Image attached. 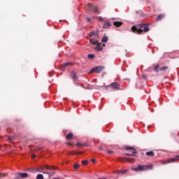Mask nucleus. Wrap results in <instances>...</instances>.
Returning <instances> with one entry per match:
<instances>
[{
  "instance_id": "obj_31",
  "label": "nucleus",
  "mask_w": 179,
  "mask_h": 179,
  "mask_svg": "<svg viewBox=\"0 0 179 179\" xmlns=\"http://www.w3.org/2000/svg\"><path fill=\"white\" fill-rule=\"evenodd\" d=\"M76 146H78V148H80V147H82V146H85V144H82V143H78L76 144Z\"/></svg>"
},
{
  "instance_id": "obj_21",
  "label": "nucleus",
  "mask_w": 179,
  "mask_h": 179,
  "mask_svg": "<svg viewBox=\"0 0 179 179\" xmlns=\"http://www.w3.org/2000/svg\"><path fill=\"white\" fill-rule=\"evenodd\" d=\"M108 41V36H103L102 38V43H107Z\"/></svg>"
},
{
  "instance_id": "obj_36",
  "label": "nucleus",
  "mask_w": 179,
  "mask_h": 179,
  "mask_svg": "<svg viewBox=\"0 0 179 179\" xmlns=\"http://www.w3.org/2000/svg\"><path fill=\"white\" fill-rule=\"evenodd\" d=\"M36 157H37V156L36 155H31L32 159H36Z\"/></svg>"
},
{
  "instance_id": "obj_48",
  "label": "nucleus",
  "mask_w": 179,
  "mask_h": 179,
  "mask_svg": "<svg viewBox=\"0 0 179 179\" xmlns=\"http://www.w3.org/2000/svg\"><path fill=\"white\" fill-rule=\"evenodd\" d=\"M103 45L104 46V45H106L105 44H103Z\"/></svg>"
},
{
  "instance_id": "obj_10",
  "label": "nucleus",
  "mask_w": 179,
  "mask_h": 179,
  "mask_svg": "<svg viewBox=\"0 0 179 179\" xmlns=\"http://www.w3.org/2000/svg\"><path fill=\"white\" fill-rule=\"evenodd\" d=\"M71 77L72 78L73 80H78V78L76 77V72L72 71L71 74Z\"/></svg>"
},
{
  "instance_id": "obj_29",
  "label": "nucleus",
  "mask_w": 179,
  "mask_h": 179,
  "mask_svg": "<svg viewBox=\"0 0 179 179\" xmlns=\"http://www.w3.org/2000/svg\"><path fill=\"white\" fill-rule=\"evenodd\" d=\"M92 44H94V45H100V43H99V41H94L92 42Z\"/></svg>"
},
{
  "instance_id": "obj_19",
  "label": "nucleus",
  "mask_w": 179,
  "mask_h": 179,
  "mask_svg": "<svg viewBox=\"0 0 179 179\" xmlns=\"http://www.w3.org/2000/svg\"><path fill=\"white\" fill-rule=\"evenodd\" d=\"M146 156H151L153 157L155 156V152L153 151H148L145 152Z\"/></svg>"
},
{
  "instance_id": "obj_12",
  "label": "nucleus",
  "mask_w": 179,
  "mask_h": 179,
  "mask_svg": "<svg viewBox=\"0 0 179 179\" xmlns=\"http://www.w3.org/2000/svg\"><path fill=\"white\" fill-rule=\"evenodd\" d=\"M94 50H96V51H103L101 43H99V45H97V46L94 48Z\"/></svg>"
},
{
  "instance_id": "obj_24",
  "label": "nucleus",
  "mask_w": 179,
  "mask_h": 179,
  "mask_svg": "<svg viewBox=\"0 0 179 179\" xmlns=\"http://www.w3.org/2000/svg\"><path fill=\"white\" fill-rule=\"evenodd\" d=\"M94 13H98V15L99 14H100V11L99 10V8H97V7H94Z\"/></svg>"
},
{
  "instance_id": "obj_34",
  "label": "nucleus",
  "mask_w": 179,
  "mask_h": 179,
  "mask_svg": "<svg viewBox=\"0 0 179 179\" xmlns=\"http://www.w3.org/2000/svg\"><path fill=\"white\" fill-rule=\"evenodd\" d=\"M108 155H113V154H114V151H113V150H108Z\"/></svg>"
},
{
  "instance_id": "obj_28",
  "label": "nucleus",
  "mask_w": 179,
  "mask_h": 179,
  "mask_svg": "<svg viewBox=\"0 0 179 179\" xmlns=\"http://www.w3.org/2000/svg\"><path fill=\"white\" fill-rule=\"evenodd\" d=\"M82 164H83L84 166H87V164H89V161L87 160L82 161Z\"/></svg>"
},
{
  "instance_id": "obj_11",
  "label": "nucleus",
  "mask_w": 179,
  "mask_h": 179,
  "mask_svg": "<svg viewBox=\"0 0 179 179\" xmlns=\"http://www.w3.org/2000/svg\"><path fill=\"white\" fill-rule=\"evenodd\" d=\"M113 26L115 27H121V26H122V22H113Z\"/></svg>"
},
{
  "instance_id": "obj_17",
  "label": "nucleus",
  "mask_w": 179,
  "mask_h": 179,
  "mask_svg": "<svg viewBox=\"0 0 179 179\" xmlns=\"http://www.w3.org/2000/svg\"><path fill=\"white\" fill-rule=\"evenodd\" d=\"M90 36H99V31H92L90 33Z\"/></svg>"
},
{
  "instance_id": "obj_33",
  "label": "nucleus",
  "mask_w": 179,
  "mask_h": 179,
  "mask_svg": "<svg viewBox=\"0 0 179 179\" xmlns=\"http://www.w3.org/2000/svg\"><path fill=\"white\" fill-rule=\"evenodd\" d=\"M86 20H87V22H88L89 23H90V22H92V19H91L90 17H87L86 18Z\"/></svg>"
},
{
  "instance_id": "obj_2",
  "label": "nucleus",
  "mask_w": 179,
  "mask_h": 179,
  "mask_svg": "<svg viewBox=\"0 0 179 179\" xmlns=\"http://www.w3.org/2000/svg\"><path fill=\"white\" fill-rule=\"evenodd\" d=\"M152 169V165H138V171H146V170Z\"/></svg>"
},
{
  "instance_id": "obj_41",
  "label": "nucleus",
  "mask_w": 179,
  "mask_h": 179,
  "mask_svg": "<svg viewBox=\"0 0 179 179\" xmlns=\"http://www.w3.org/2000/svg\"><path fill=\"white\" fill-rule=\"evenodd\" d=\"M77 152H75V151H73V152H71V155H78L76 154Z\"/></svg>"
},
{
  "instance_id": "obj_43",
  "label": "nucleus",
  "mask_w": 179,
  "mask_h": 179,
  "mask_svg": "<svg viewBox=\"0 0 179 179\" xmlns=\"http://www.w3.org/2000/svg\"><path fill=\"white\" fill-rule=\"evenodd\" d=\"M67 145H69V146H72V143H68Z\"/></svg>"
},
{
  "instance_id": "obj_13",
  "label": "nucleus",
  "mask_w": 179,
  "mask_h": 179,
  "mask_svg": "<svg viewBox=\"0 0 179 179\" xmlns=\"http://www.w3.org/2000/svg\"><path fill=\"white\" fill-rule=\"evenodd\" d=\"M168 69H169V66H164L159 68V71H161L162 72H166Z\"/></svg>"
},
{
  "instance_id": "obj_18",
  "label": "nucleus",
  "mask_w": 179,
  "mask_h": 179,
  "mask_svg": "<svg viewBox=\"0 0 179 179\" xmlns=\"http://www.w3.org/2000/svg\"><path fill=\"white\" fill-rule=\"evenodd\" d=\"M128 171L127 169L125 170H119L117 171V174H125Z\"/></svg>"
},
{
  "instance_id": "obj_40",
  "label": "nucleus",
  "mask_w": 179,
  "mask_h": 179,
  "mask_svg": "<svg viewBox=\"0 0 179 179\" xmlns=\"http://www.w3.org/2000/svg\"><path fill=\"white\" fill-rule=\"evenodd\" d=\"M83 152H78L76 155H82Z\"/></svg>"
},
{
  "instance_id": "obj_26",
  "label": "nucleus",
  "mask_w": 179,
  "mask_h": 179,
  "mask_svg": "<svg viewBox=\"0 0 179 179\" xmlns=\"http://www.w3.org/2000/svg\"><path fill=\"white\" fill-rule=\"evenodd\" d=\"M154 71L157 73H159V64H157V66H155L154 67Z\"/></svg>"
},
{
  "instance_id": "obj_46",
  "label": "nucleus",
  "mask_w": 179,
  "mask_h": 179,
  "mask_svg": "<svg viewBox=\"0 0 179 179\" xmlns=\"http://www.w3.org/2000/svg\"><path fill=\"white\" fill-rule=\"evenodd\" d=\"M106 89H107V87H108V86H105Z\"/></svg>"
},
{
  "instance_id": "obj_4",
  "label": "nucleus",
  "mask_w": 179,
  "mask_h": 179,
  "mask_svg": "<svg viewBox=\"0 0 179 179\" xmlns=\"http://www.w3.org/2000/svg\"><path fill=\"white\" fill-rule=\"evenodd\" d=\"M15 176L17 178L20 177V178H27L29 177V174L27 173H16Z\"/></svg>"
},
{
  "instance_id": "obj_20",
  "label": "nucleus",
  "mask_w": 179,
  "mask_h": 179,
  "mask_svg": "<svg viewBox=\"0 0 179 179\" xmlns=\"http://www.w3.org/2000/svg\"><path fill=\"white\" fill-rule=\"evenodd\" d=\"M136 153H138V151L135 150L132 152V154L130 153H127L125 154L126 156H135V155H136Z\"/></svg>"
},
{
  "instance_id": "obj_38",
  "label": "nucleus",
  "mask_w": 179,
  "mask_h": 179,
  "mask_svg": "<svg viewBox=\"0 0 179 179\" xmlns=\"http://www.w3.org/2000/svg\"><path fill=\"white\" fill-rule=\"evenodd\" d=\"M93 41H94V39H90V43L91 44H92V43L93 44Z\"/></svg>"
},
{
  "instance_id": "obj_16",
  "label": "nucleus",
  "mask_w": 179,
  "mask_h": 179,
  "mask_svg": "<svg viewBox=\"0 0 179 179\" xmlns=\"http://www.w3.org/2000/svg\"><path fill=\"white\" fill-rule=\"evenodd\" d=\"M164 17V15L159 14L155 19V22H159V20H162V18Z\"/></svg>"
},
{
  "instance_id": "obj_14",
  "label": "nucleus",
  "mask_w": 179,
  "mask_h": 179,
  "mask_svg": "<svg viewBox=\"0 0 179 179\" xmlns=\"http://www.w3.org/2000/svg\"><path fill=\"white\" fill-rule=\"evenodd\" d=\"M45 169L47 170H56L57 168L54 166H50L48 165H45Z\"/></svg>"
},
{
  "instance_id": "obj_8",
  "label": "nucleus",
  "mask_w": 179,
  "mask_h": 179,
  "mask_svg": "<svg viewBox=\"0 0 179 179\" xmlns=\"http://www.w3.org/2000/svg\"><path fill=\"white\" fill-rule=\"evenodd\" d=\"M66 139L67 141H71L72 139H73V133H69L66 135Z\"/></svg>"
},
{
  "instance_id": "obj_39",
  "label": "nucleus",
  "mask_w": 179,
  "mask_h": 179,
  "mask_svg": "<svg viewBox=\"0 0 179 179\" xmlns=\"http://www.w3.org/2000/svg\"><path fill=\"white\" fill-rule=\"evenodd\" d=\"M5 177V173H0V177Z\"/></svg>"
},
{
  "instance_id": "obj_30",
  "label": "nucleus",
  "mask_w": 179,
  "mask_h": 179,
  "mask_svg": "<svg viewBox=\"0 0 179 179\" xmlns=\"http://www.w3.org/2000/svg\"><path fill=\"white\" fill-rule=\"evenodd\" d=\"M126 162H135V160L133 159H131V158H127V159H126Z\"/></svg>"
},
{
  "instance_id": "obj_22",
  "label": "nucleus",
  "mask_w": 179,
  "mask_h": 179,
  "mask_svg": "<svg viewBox=\"0 0 179 179\" xmlns=\"http://www.w3.org/2000/svg\"><path fill=\"white\" fill-rule=\"evenodd\" d=\"M71 65H72V63H71V62L64 63V64H63V68H67V66H71Z\"/></svg>"
},
{
  "instance_id": "obj_27",
  "label": "nucleus",
  "mask_w": 179,
  "mask_h": 179,
  "mask_svg": "<svg viewBox=\"0 0 179 179\" xmlns=\"http://www.w3.org/2000/svg\"><path fill=\"white\" fill-rule=\"evenodd\" d=\"M36 179H44V176H43V174H38L36 176Z\"/></svg>"
},
{
  "instance_id": "obj_35",
  "label": "nucleus",
  "mask_w": 179,
  "mask_h": 179,
  "mask_svg": "<svg viewBox=\"0 0 179 179\" xmlns=\"http://www.w3.org/2000/svg\"><path fill=\"white\" fill-rule=\"evenodd\" d=\"M97 17L100 22H103V17Z\"/></svg>"
},
{
  "instance_id": "obj_1",
  "label": "nucleus",
  "mask_w": 179,
  "mask_h": 179,
  "mask_svg": "<svg viewBox=\"0 0 179 179\" xmlns=\"http://www.w3.org/2000/svg\"><path fill=\"white\" fill-rule=\"evenodd\" d=\"M149 24H139L136 26H133L131 27V31L133 33H136V34H142V33H148L149 31Z\"/></svg>"
},
{
  "instance_id": "obj_15",
  "label": "nucleus",
  "mask_w": 179,
  "mask_h": 179,
  "mask_svg": "<svg viewBox=\"0 0 179 179\" xmlns=\"http://www.w3.org/2000/svg\"><path fill=\"white\" fill-rule=\"evenodd\" d=\"M110 26H111V23H110L109 22H107L103 24V29H108L109 27H110Z\"/></svg>"
},
{
  "instance_id": "obj_9",
  "label": "nucleus",
  "mask_w": 179,
  "mask_h": 179,
  "mask_svg": "<svg viewBox=\"0 0 179 179\" xmlns=\"http://www.w3.org/2000/svg\"><path fill=\"white\" fill-rule=\"evenodd\" d=\"M36 171H38V173H43V174H48V173L44 172V168L43 166H40V168H37L36 169Z\"/></svg>"
},
{
  "instance_id": "obj_42",
  "label": "nucleus",
  "mask_w": 179,
  "mask_h": 179,
  "mask_svg": "<svg viewBox=\"0 0 179 179\" xmlns=\"http://www.w3.org/2000/svg\"><path fill=\"white\" fill-rule=\"evenodd\" d=\"M13 137H9L8 141H13Z\"/></svg>"
},
{
  "instance_id": "obj_3",
  "label": "nucleus",
  "mask_w": 179,
  "mask_h": 179,
  "mask_svg": "<svg viewBox=\"0 0 179 179\" xmlns=\"http://www.w3.org/2000/svg\"><path fill=\"white\" fill-rule=\"evenodd\" d=\"M104 66H96L90 70V73H93V72H96V73H101V71H104Z\"/></svg>"
},
{
  "instance_id": "obj_25",
  "label": "nucleus",
  "mask_w": 179,
  "mask_h": 179,
  "mask_svg": "<svg viewBox=\"0 0 179 179\" xmlns=\"http://www.w3.org/2000/svg\"><path fill=\"white\" fill-rule=\"evenodd\" d=\"M94 57L95 56L93 54H90V55H87L88 59H93V58H94Z\"/></svg>"
},
{
  "instance_id": "obj_7",
  "label": "nucleus",
  "mask_w": 179,
  "mask_h": 179,
  "mask_svg": "<svg viewBox=\"0 0 179 179\" xmlns=\"http://www.w3.org/2000/svg\"><path fill=\"white\" fill-rule=\"evenodd\" d=\"M123 149L124 150H134V151L136 150V149L134 148V147H131L129 145H124L123 147Z\"/></svg>"
},
{
  "instance_id": "obj_23",
  "label": "nucleus",
  "mask_w": 179,
  "mask_h": 179,
  "mask_svg": "<svg viewBox=\"0 0 179 179\" xmlns=\"http://www.w3.org/2000/svg\"><path fill=\"white\" fill-rule=\"evenodd\" d=\"M73 167L76 170H78L79 169H80V165L78 164H73Z\"/></svg>"
},
{
  "instance_id": "obj_37",
  "label": "nucleus",
  "mask_w": 179,
  "mask_h": 179,
  "mask_svg": "<svg viewBox=\"0 0 179 179\" xmlns=\"http://www.w3.org/2000/svg\"><path fill=\"white\" fill-rule=\"evenodd\" d=\"M91 162H92V163H96V159H91Z\"/></svg>"
},
{
  "instance_id": "obj_44",
  "label": "nucleus",
  "mask_w": 179,
  "mask_h": 179,
  "mask_svg": "<svg viewBox=\"0 0 179 179\" xmlns=\"http://www.w3.org/2000/svg\"><path fill=\"white\" fill-rule=\"evenodd\" d=\"M99 150H103V148H99Z\"/></svg>"
},
{
  "instance_id": "obj_5",
  "label": "nucleus",
  "mask_w": 179,
  "mask_h": 179,
  "mask_svg": "<svg viewBox=\"0 0 179 179\" xmlns=\"http://www.w3.org/2000/svg\"><path fill=\"white\" fill-rule=\"evenodd\" d=\"M109 87L114 89V90H120V85L117 82L112 83L110 85H109Z\"/></svg>"
},
{
  "instance_id": "obj_32",
  "label": "nucleus",
  "mask_w": 179,
  "mask_h": 179,
  "mask_svg": "<svg viewBox=\"0 0 179 179\" xmlns=\"http://www.w3.org/2000/svg\"><path fill=\"white\" fill-rule=\"evenodd\" d=\"M131 170L133 171H139V169H138V166H137V168H131Z\"/></svg>"
},
{
  "instance_id": "obj_47",
  "label": "nucleus",
  "mask_w": 179,
  "mask_h": 179,
  "mask_svg": "<svg viewBox=\"0 0 179 179\" xmlns=\"http://www.w3.org/2000/svg\"><path fill=\"white\" fill-rule=\"evenodd\" d=\"M97 179H107V178H97Z\"/></svg>"
},
{
  "instance_id": "obj_6",
  "label": "nucleus",
  "mask_w": 179,
  "mask_h": 179,
  "mask_svg": "<svg viewBox=\"0 0 179 179\" xmlns=\"http://www.w3.org/2000/svg\"><path fill=\"white\" fill-rule=\"evenodd\" d=\"M177 160H179V155H177L174 158H171L170 159L167 160V163H173V162H176Z\"/></svg>"
},
{
  "instance_id": "obj_45",
  "label": "nucleus",
  "mask_w": 179,
  "mask_h": 179,
  "mask_svg": "<svg viewBox=\"0 0 179 179\" xmlns=\"http://www.w3.org/2000/svg\"><path fill=\"white\" fill-rule=\"evenodd\" d=\"M88 6H92V4H90V3H88Z\"/></svg>"
}]
</instances>
